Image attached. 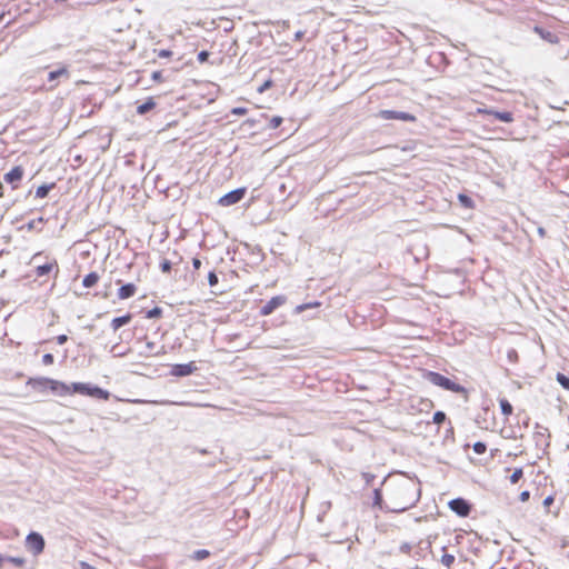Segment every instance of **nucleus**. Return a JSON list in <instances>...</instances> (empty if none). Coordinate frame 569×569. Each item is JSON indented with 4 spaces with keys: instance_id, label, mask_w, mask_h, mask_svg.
Instances as JSON below:
<instances>
[{
    "instance_id": "obj_38",
    "label": "nucleus",
    "mask_w": 569,
    "mask_h": 569,
    "mask_svg": "<svg viewBox=\"0 0 569 569\" xmlns=\"http://www.w3.org/2000/svg\"><path fill=\"white\" fill-rule=\"evenodd\" d=\"M151 79L158 83H161L164 80L161 71H153L151 74Z\"/></svg>"
},
{
    "instance_id": "obj_26",
    "label": "nucleus",
    "mask_w": 569,
    "mask_h": 569,
    "mask_svg": "<svg viewBox=\"0 0 569 569\" xmlns=\"http://www.w3.org/2000/svg\"><path fill=\"white\" fill-rule=\"evenodd\" d=\"M522 477H523V470H522V468H516V469L513 470V472L511 473V476H510V478H509V479H510V482H511L512 485H516V483H518V482H519V480H520Z\"/></svg>"
},
{
    "instance_id": "obj_8",
    "label": "nucleus",
    "mask_w": 569,
    "mask_h": 569,
    "mask_svg": "<svg viewBox=\"0 0 569 569\" xmlns=\"http://www.w3.org/2000/svg\"><path fill=\"white\" fill-rule=\"evenodd\" d=\"M377 116L383 120H402L409 122H415L417 120V118L411 113L393 110H380Z\"/></svg>"
},
{
    "instance_id": "obj_17",
    "label": "nucleus",
    "mask_w": 569,
    "mask_h": 569,
    "mask_svg": "<svg viewBox=\"0 0 569 569\" xmlns=\"http://www.w3.org/2000/svg\"><path fill=\"white\" fill-rule=\"evenodd\" d=\"M54 268L58 270L57 261L44 263V264L37 267L36 273H37V276L42 277V276L51 272Z\"/></svg>"
},
{
    "instance_id": "obj_51",
    "label": "nucleus",
    "mask_w": 569,
    "mask_h": 569,
    "mask_svg": "<svg viewBox=\"0 0 569 569\" xmlns=\"http://www.w3.org/2000/svg\"><path fill=\"white\" fill-rule=\"evenodd\" d=\"M4 558L0 555V567L2 566Z\"/></svg>"
},
{
    "instance_id": "obj_28",
    "label": "nucleus",
    "mask_w": 569,
    "mask_h": 569,
    "mask_svg": "<svg viewBox=\"0 0 569 569\" xmlns=\"http://www.w3.org/2000/svg\"><path fill=\"white\" fill-rule=\"evenodd\" d=\"M209 556H210V552L208 550L200 549V550H197V551L193 552L192 558L194 560L200 561V560H203V559L208 558Z\"/></svg>"
},
{
    "instance_id": "obj_41",
    "label": "nucleus",
    "mask_w": 569,
    "mask_h": 569,
    "mask_svg": "<svg viewBox=\"0 0 569 569\" xmlns=\"http://www.w3.org/2000/svg\"><path fill=\"white\" fill-rule=\"evenodd\" d=\"M555 502V496L550 495L543 500V507L548 510L549 507Z\"/></svg>"
},
{
    "instance_id": "obj_49",
    "label": "nucleus",
    "mask_w": 569,
    "mask_h": 569,
    "mask_svg": "<svg viewBox=\"0 0 569 569\" xmlns=\"http://www.w3.org/2000/svg\"><path fill=\"white\" fill-rule=\"evenodd\" d=\"M4 197V187L3 183L0 181V198Z\"/></svg>"
},
{
    "instance_id": "obj_21",
    "label": "nucleus",
    "mask_w": 569,
    "mask_h": 569,
    "mask_svg": "<svg viewBox=\"0 0 569 569\" xmlns=\"http://www.w3.org/2000/svg\"><path fill=\"white\" fill-rule=\"evenodd\" d=\"M493 117L502 122L510 123L513 121V114L510 111H495Z\"/></svg>"
},
{
    "instance_id": "obj_35",
    "label": "nucleus",
    "mask_w": 569,
    "mask_h": 569,
    "mask_svg": "<svg viewBox=\"0 0 569 569\" xmlns=\"http://www.w3.org/2000/svg\"><path fill=\"white\" fill-rule=\"evenodd\" d=\"M156 53H157V57H159V58H170V57H172V51L167 50V49L157 50Z\"/></svg>"
},
{
    "instance_id": "obj_18",
    "label": "nucleus",
    "mask_w": 569,
    "mask_h": 569,
    "mask_svg": "<svg viewBox=\"0 0 569 569\" xmlns=\"http://www.w3.org/2000/svg\"><path fill=\"white\" fill-rule=\"evenodd\" d=\"M99 280H100V276L93 271V272L88 273L83 278L82 284L84 288H92L99 282Z\"/></svg>"
},
{
    "instance_id": "obj_24",
    "label": "nucleus",
    "mask_w": 569,
    "mask_h": 569,
    "mask_svg": "<svg viewBox=\"0 0 569 569\" xmlns=\"http://www.w3.org/2000/svg\"><path fill=\"white\" fill-rule=\"evenodd\" d=\"M385 501L382 497V492L379 489H375L373 491V506L378 507L379 509L385 508Z\"/></svg>"
},
{
    "instance_id": "obj_4",
    "label": "nucleus",
    "mask_w": 569,
    "mask_h": 569,
    "mask_svg": "<svg viewBox=\"0 0 569 569\" xmlns=\"http://www.w3.org/2000/svg\"><path fill=\"white\" fill-rule=\"evenodd\" d=\"M448 507L452 512L461 518H467L472 510V505L463 498H456L450 500L448 502Z\"/></svg>"
},
{
    "instance_id": "obj_33",
    "label": "nucleus",
    "mask_w": 569,
    "mask_h": 569,
    "mask_svg": "<svg viewBox=\"0 0 569 569\" xmlns=\"http://www.w3.org/2000/svg\"><path fill=\"white\" fill-rule=\"evenodd\" d=\"M171 262L167 259H164L161 263H160V269L163 273H169L171 271Z\"/></svg>"
},
{
    "instance_id": "obj_11",
    "label": "nucleus",
    "mask_w": 569,
    "mask_h": 569,
    "mask_svg": "<svg viewBox=\"0 0 569 569\" xmlns=\"http://www.w3.org/2000/svg\"><path fill=\"white\" fill-rule=\"evenodd\" d=\"M51 382H53V379H51V378L34 377V378H29L27 381V385L38 391H44L47 389H49L51 391V387H52Z\"/></svg>"
},
{
    "instance_id": "obj_10",
    "label": "nucleus",
    "mask_w": 569,
    "mask_h": 569,
    "mask_svg": "<svg viewBox=\"0 0 569 569\" xmlns=\"http://www.w3.org/2000/svg\"><path fill=\"white\" fill-rule=\"evenodd\" d=\"M287 301L284 296L272 297L260 310V315L266 317L271 315L277 308L284 305Z\"/></svg>"
},
{
    "instance_id": "obj_27",
    "label": "nucleus",
    "mask_w": 569,
    "mask_h": 569,
    "mask_svg": "<svg viewBox=\"0 0 569 569\" xmlns=\"http://www.w3.org/2000/svg\"><path fill=\"white\" fill-rule=\"evenodd\" d=\"M283 122L282 117L280 116H273L269 118V129H277L279 128Z\"/></svg>"
},
{
    "instance_id": "obj_50",
    "label": "nucleus",
    "mask_w": 569,
    "mask_h": 569,
    "mask_svg": "<svg viewBox=\"0 0 569 569\" xmlns=\"http://www.w3.org/2000/svg\"><path fill=\"white\" fill-rule=\"evenodd\" d=\"M247 122H248L250 126L256 124V121H254V120H252V119L247 120Z\"/></svg>"
},
{
    "instance_id": "obj_25",
    "label": "nucleus",
    "mask_w": 569,
    "mask_h": 569,
    "mask_svg": "<svg viewBox=\"0 0 569 569\" xmlns=\"http://www.w3.org/2000/svg\"><path fill=\"white\" fill-rule=\"evenodd\" d=\"M455 556L453 555H450V553H447L445 552L442 556H441V563L447 568V569H450L451 566L455 563Z\"/></svg>"
},
{
    "instance_id": "obj_37",
    "label": "nucleus",
    "mask_w": 569,
    "mask_h": 569,
    "mask_svg": "<svg viewBox=\"0 0 569 569\" xmlns=\"http://www.w3.org/2000/svg\"><path fill=\"white\" fill-rule=\"evenodd\" d=\"M218 276L214 271L209 272L208 274V282L211 287L216 286L218 283Z\"/></svg>"
},
{
    "instance_id": "obj_31",
    "label": "nucleus",
    "mask_w": 569,
    "mask_h": 569,
    "mask_svg": "<svg viewBox=\"0 0 569 569\" xmlns=\"http://www.w3.org/2000/svg\"><path fill=\"white\" fill-rule=\"evenodd\" d=\"M557 381L567 390H569V377L563 373L557 375Z\"/></svg>"
},
{
    "instance_id": "obj_16",
    "label": "nucleus",
    "mask_w": 569,
    "mask_h": 569,
    "mask_svg": "<svg viewBox=\"0 0 569 569\" xmlns=\"http://www.w3.org/2000/svg\"><path fill=\"white\" fill-rule=\"evenodd\" d=\"M498 401H499V406H500V409H501V413L506 418H509L513 413V407L511 406L509 400L503 398V397L499 398Z\"/></svg>"
},
{
    "instance_id": "obj_32",
    "label": "nucleus",
    "mask_w": 569,
    "mask_h": 569,
    "mask_svg": "<svg viewBox=\"0 0 569 569\" xmlns=\"http://www.w3.org/2000/svg\"><path fill=\"white\" fill-rule=\"evenodd\" d=\"M472 448H473V451H475L477 455H483V453L486 452V450H487V446H486V443L480 442V441H479V442H476V443L473 445V447H472Z\"/></svg>"
},
{
    "instance_id": "obj_29",
    "label": "nucleus",
    "mask_w": 569,
    "mask_h": 569,
    "mask_svg": "<svg viewBox=\"0 0 569 569\" xmlns=\"http://www.w3.org/2000/svg\"><path fill=\"white\" fill-rule=\"evenodd\" d=\"M7 561L12 563L16 567H23L26 565V559L21 557H8Z\"/></svg>"
},
{
    "instance_id": "obj_45",
    "label": "nucleus",
    "mask_w": 569,
    "mask_h": 569,
    "mask_svg": "<svg viewBox=\"0 0 569 569\" xmlns=\"http://www.w3.org/2000/svg\"><path fill=\"white\" fill-rule=\"evenodd\" d=\"M530 498V492L528 490H525L520 493L519 499L521 502L528 501Z\"/></svg>"
},
{
    "instance_id": "obj_23",
    "label": "nucleus",
    "mask_w": 569,
    "mask_h": 569,
    "mask_svg": "<svg viewBox=\"0 0 569 569\" xmlns=\"http://www.w3.org/2000/svg\"><path fill=\"white\" fill-rule=\"evenodd\" d=\"M321 306V302L319 301H312V302H308V303H302V305H299L296 307L295 311L297 313H301L308 309H315V308H319Z\"/></svg>"
},
{
    "instance_id": "obj_46",
    "label": "nucleus",
    "mask_w": 569,
    "mask_h": 569,
    "mask_svg": "<svg viewBox=\"0 0 569 569\" xmlns=\"http://www.w3.org/2000/svg\"><path fill=\"white\" fill-rule=\"evenodd\" d=\"M56 341L58 345H64L68 341V337L66 335H59L56 337Z\"/></svg>"
},
{
    "instance_id": "obj_40",
    "label": "nucleus",
    "mask_w": 569,
    "mask_h": 569,
    "mask_svg": "<svg viewBox=\"0 0 569 569\" xmlns=\"http://www.w3.org/2000/svg\"><path fill=\"white\" fill-rule=\"evenodd\" d=\"M248 112V110L243 107H236L231 109V113L234 116H244Z\"/></svg>"
},
{
    "instance_id": "obj_48",
    "label": "nucleus",
    "mask_w": 569,
    "mask_h": 569,
    "mask_svg": "<svg viewBox=\"0 0 569 569\" xmlns=\"http://www.w3.org/2000/svg\"><path fill=\"white\" fill-rule=\"evenodd\" d=\"M80 567L81 569H96L94 567L90 566L89 563L87 562H81L80 563Z\"/></svg>"
},
{
    "instance_id": "obj_14",
    "label": "nucleus",
    "mask_w": 569,
    "mask_h": 569,
    "mask_svg": "<svg viewBox=\"0 0 569 569\" xmlns=\"http://www.w3.org/2000/svg\"><path fill=\"white\" fill-rule=\"evenodd\" d=\"M132 320V313L130 312H127L126 315L121 316V317H116L111 320L110 322V327L111 329L116 332L118 331L121 327L128 325L130 321Z\"/></svg>"
},
{
    "instance_id": "obj_2",
    "label": "nucleus",
    "mask_w": 569,
    "mask_h": 569,
    "mask_svg": "<svg viewBox=\"0 0 569 569\" xmlns=\"http://www.w3.org/2000/svg\"><path fill=\"white\" fill-rule=\"evenodd\" d=\"M51 383H52L51 392L57 393L61 397L70 396L73 393H80L83 396L94 397V398L102 399V400L109 399V392L107 390L96 387V386L92 387L90 385L82 383V382H72L71 385H67L62 381L54 380V379H53V382H51Z\"/></svg>"
},
{
    "instance_id": "obj_6",
    "label": "nucleus",
    "mask_w": 569,
    "mask_h": 569,
    "mask_svg": "<svg viewBox=\"0 0 569 569\" xmlns=\"http://www.w3.org/2000/svg\"><path fill=\"white\" fill-rule=\"evenodd\" d=\"M246 192H247V189L244 187L238 188V189L232 190V191L226 193L224 196H222L218 200V203L222 207H229V206L236 204L243 199Z\"/></svg>"
},
{
    "instance_id": "obj_12",
    "label": "nucleus",
    "mask_w": 569,
    "mask_h": 569,
    "mask_svg": "<svg viewBox=\"0 0 569 569\" xmlns=\"http://www.w3.org/2000/svg\"><path fill=\"white\" fill-rule=\"evenodd\" d=\"M137 293V286L134 283H127L118 289L117 296L120 300H126Z\"/></svg>"
},
{
    "instance_id": "obj_30",
    "label": "nucleus",
    "mask_w": 569,
    "mask_h": 569,
    "mask_svg": "<svg viewBox=\"0 0 569 569\" xmlns=\"http://www.w3.org/2000/svg\"><path fill=\"white\" fill-rule=\"evenodd\" d=\"M446 420V413L442 412V411H437L433 413V417H432V421L436 423V425H441Z\"/></svg>"
},
{
    "instance_id": "obj_20",
    "label": "nucleus",
    "mask_w": 569,
    "mask_h": 569,
    "mask_svg": "<svg viewBox=\"0 0 569 569\" xmlns=\"http://www.w3.org/2000/svg\"><path fill=\"white\" fill-rule=\"evenodd\" d=\"M54 187H56L54 182H52L50 184L39 186L36 190V197L39 199L46 198L48 196V193L50 192V190H52Z\"/></svg>"
},
{
    "instance_id": "obj_1",
    "label": "nucleus",
    "mask_w": 569,
    "mask_h": 569,
    "mask_svg": "<svg viewBox=\"0 0 569 569\" xmlns=\"http://www.w3.org/2000/svg\"><path fill=\"white\" fill-rule=\"evenodd\" d=\"M386 491L385 509L402 512L419 500V488L411 479H393L383 483Z\"/></svg>"
},
{
    "instance_id": "obj_5",
    "label": "nucleus",
    "mask_w": 569,
    "mask_h": 569,
    "mask_svg": "<svg viewBox=\"0 0 569 569\" xmlns=\"http://www.w3.org/2000/svg\"><path fill=\"white\" fill-rule=\"evenodd\" d=\"M26 546L34 556L40 555L44 549V539L38 532H31L26 538Z\"/></svg>"
},
{
    "instance_id": "obj_19",
    "label": "nucleus",
    "mask_w": 569,
    "mask_h": 569,
    "mask_svg": "<svg viewBox=\"0 0 569 569\" xmlns=\"http://www.w3.org/2000/svg\"><path fill=\"white\" fill-rule=\"evenodd\" d=\"M70 73L67 67H61L58 70L49 72L48 79L49 81H54L56 79L60 77L69 78Z\"/></svg>"
},
{
    "instance_id": "obj_42",
    "label": "nucleus",
    "mask_w": 569,
    "mask_h": 569,
    "mask_svg": "<svg viewBox=\"0 0 569 569\" xmlns=\"http://www.w3.org/2000/svg\"><path fill=\"white\" fill-rule=\"evenodd\" d=\"M208 58H209V52H208V51H201V52H199V54H198V61H199L200 63L206 62V61L208 60Z\"/></svg>"
},
{
    "instance_id": "obj_47",
    "label": "nucleus",
    "mask_w": 569,
    "mask_h": 569,
    "mask_svg": "<svg viewBox=\"0 0 569 569\" xmlns=\"http://www.w3.org/2000/svg\"><path fill=\"white\" fill-rule=\"evenodd\" d=\"M192 266L196 270L200 269L201 267V260L199 258H193L192 259Z\"/></svg>"
},
{
    "instance_id": "obj_52",
    "label": "nucleus",
    "mask_w": 569,
    "mask_h": 569,
    "mask_svg": "<svg viewBox=\"0 0 569 569\" xmlns=\"http://www.w3.org/2000/svg\"><path fill=\"white\" fill-rule=\"evenodd\" d=\"M365 477H366L367 481L370 480V476L368 473H365Z\"/></svg>"
},
{
    "instance_id": "obj_44",
    "label": "nucleus",
    "mask_w": 569,
    "mask_h": 569,
    "mask_svg": "<svg viewBox=\"0 0 569 569\" xmlns=\"http://www.w3.org/2000/svg\"><path fill=\"white\" fill-rule=\"evenodd\" d=\"M411 549H412V546L410 543H403L400 546V551L406 555H410Z\"/></svg>"
},
{
    "instance_id": "obj_15",
    "label": "nucleus",
    "mask_w": 569,
    "mask_h": 569,
    "mask_svg": "<svg viewBox=\"0 0 569 569\" xmlns=\"http://www.w3.org/2000/svg\"><path fill=\"white\" fill-rule=\"evenodd\" d=\"M156 108V101L152 97L148 98L146 102L137 107V113L142 116Z\"/></svg>"
},
{
    "instance_id": "obj_3",
    "label": "nucleus",
    "mask_w": 569,
    "mask_h": 569,
    "mask_svg": "<svg viewBox=\"0 0 569 569\" xmlns=\"http://www.w3.org/2000/svg\"><path fill=\"white\" fill-rule=\"evenodd\" d=\"M423 377L432 385L438 386L445 390H449L455 393H460L463 396H467L468 393V390L463 386L450 380L449 378L442 376L439 372L426 371Z\"/></svg>"
},
{
    "instance_id": "obj_22",
    "label": "nucleus",
    "mask_w": 569,
    "mask_h": 569,
    "mask_svg": "<svg viewBox=\"0 0 569 569\" xmlns=\"http://www.w3.org/2000/svg\"><path fill=\"white\" fill-rule=\"evenodd\" d=\"M458 200H459L460 204L463 208H466V209H473L475 208L473 200L469 196H467L465 193H459L458 194Z\"/></svg>"
},
{
    "instance_id": "obj_9",
    "label": "nucleus",
    "mask_w": 569,
    "mask_h": 569,
    "mask_svg": "<svg viewBox=\"0 0 569 569\" xmlns=\"http://www.w3.org/2000/svg\"><path fill=\"white\" fill-rule=\"evenodd\" d=\"M197 366L193 361L189 363L172 365L170 373L174 377H186L197 371Z\"/></svg>"
},
{
    "instance_id": "obj_43",
    "label": "nucleus",
    "mask_w": 569,
    "mask_h": 569,
    "mask_svg": "<svg viewBox=\"0 0 569 569\" xmlns=\"http://www.w3.org/2000/svg\"><path fill=\"white\" fill-rule=\"evenodd\" d=\"M495 110L486 109V108H478L477 114H487V116H493Z\"/></svg>"
},
{
    "instance_id": "obj_39",
    "label": "nucleus",
    "mask_w": 569,
    "mask_h": 569,
    "mask_svg": "<svg viewBox=\"0 0 569 569\" xmlns=\"http://www.w3.org/2000/svg\"><path fill=\"white\" fill-rule=\"evenodd\" d=\"M161 312H162L161 309L156 307V308H153V309L148 311L147 317L148 318H157V317L161 316Z\"/></svg>"
},
{
    "instance_id": "obj_34",
    "label": "nucleus",
    "mask_w": 569,
    "mask_h": 569,
    "mask_svg": "<svg viewBox=\"0 0 569 569\" xmlns=\"http://www.w3.org/2000/svg\"><path fill=\"white\" fill-rule=\"evenodd\" d=\"M54 362V357L51 353H46L42 357V363L44 366H51Z\"/></svg>"
},
{
    "instance_id": "obj_36",
    "label": "nucleus",
    "mask_w": 569,
    "mask_h": 569,
    "mask_svg": "<svg viewBox=\"0 0 569 569\" xmlns=\"http://www.w3.org/2000/svg\"><path fill=\"white\" fill-rule=\"evenodd\" d=\"M273 82L272 80H267L264 81L259 88H258V92L259 93H262L264 92L266 90L270 89L272 87Z\"/></svg>"
},
{
    "instance_id": "obj_13",
    "label": "nucleus",
    "mask_w": 569,
    "mask_h": 569,
    "mask_svg": "<svg viewBox=\"0 0 569 569\" xmlns=\"http://www.w3.org/2000/svg\"><path fill=\"white\" fill-rule=\"evenodd\" d=\"M533 31L541 38L543 39L545 41L549 42V43H558L559 42V38L556 33H553L552 31H549V30H546L543 28H540V27H535L533 28Z\"/></svg>"
},
{
    "instance_id": "obj_7",
    "label": "nucleus",
    "mask_w": 569,
    "mask_h": 569,
    "mask_svg": "<svg viewBox=\"0 0 569 569\" xmlns=\"http://www.w3.org/2000/svg\"><path fill=\"white\" fill-rule=\"evenodd\" d=\"M23 167L16 166L3 176V179L7 183L11 186L12 190H17L20 186L21 180L23 179Z\"/></svg>"
}]
</instances>
